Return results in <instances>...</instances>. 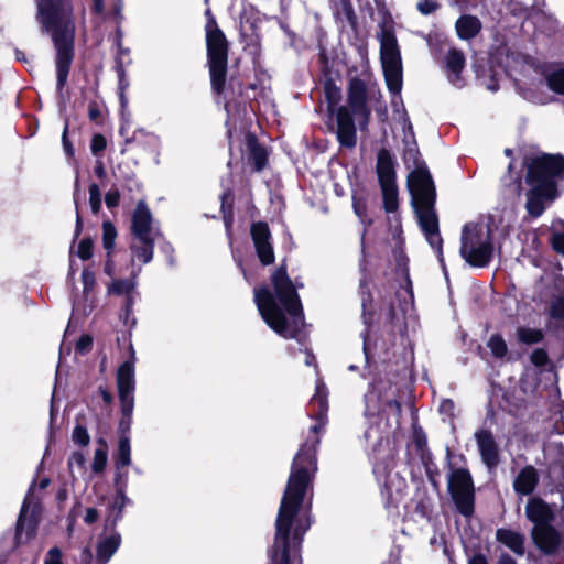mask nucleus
<instances>
[{
	"mask_svg": "<svg viewBox=\"0 0 564 564\" xmlns=\"http://www.w3.org/2000/svg\"><path fill=\"white\" fill-rule=\"evenodd\" d=\"M317 423L312 426L311 435L295 455L291 473L284 489L278 517L272 546L268 551L265 564H300V550L303 538L311 528L310 507L305 498L312 491V484L317 471L316 446L319 443L318 431L325 425L328 409L326 387L316 382V392L311 400Z\"/></svg>",
	"mask_w": 564,
	"mask_h": 564,
	"instance_id": "nucleus-1",
	"label": "nucleus"
},
{
	"mask_svg": "<svg viewBox=\"0 0 564 564\" xmlns=\"http://www.w3.org/2000/svg\"><path fill=\"white\" fill-rule=\"evenodd\" d=\"M274 292L267 286L254 290V302L262 319L276 334L294 338L303 326V310L295 288L283 268L271 276Z\"/></svg>",
	"mask_w": 564,
	"mask_h": 564,
	"instance_id": "nucleus-2",
	"label": "nucleus"
},
{
	"mask_svg": "<svg viewBox=\"0 0 564 564\" xmlns=\"http://www.w3.org/2000/svg\"><path fill=\"white\" fill-rule=\"evenodd\" d=\"M36 20L50 33L56 51V88L61 93L67 83L74 58L75 24L68 0H35Z\"/></svg>",
	"mask_w": 564,
	"mask_h": 564,
	"instance_id": "nucleus-3",
	"label": "nucleus"
},
{
	"mask_svg": "<svg viewBox=\"0 0 564 564\" xmlns=\"http://www.w3.org/2000/svg\"><path fill=\"white\" fill-rule=\"evenodd\" d=\"M404 163L413 169L408 176V186L412 195L419 224L430 246L436 250L443 262L442 238L438 229V217L434 209L435 187L426 165L420 161L419 151L414 145L404 150Z\"/></svg>",
	"mask_w": 564,
	"mask_h": 564,
	"instance_id": "nucleus-4",
	"label": "nucleus"
},
{
	"mask_svg": "<svg viewBox=\"0 0 564 564\" xmlns=\"http://www.w3.org/2000/svg\"><path fill=\"white\" fill-rule=\"evenodd\" d=\"M527 194L525 208L532 217L543 214L546 205L557 196V182L564 178V156L561 154H541L525 161Z\"/></svg>",
	"mask_w": 564,
	"mask_h": 564,
	"instance_id": "nucleus-5",
	"label": "nucleus"
},
{
	"mask_svg": "<svg viewBox=\"0 0 564 564\" xmlns=\"http://www.w3.org/2000/svg\"><path fill=\"white\" fill-rule=\"evenodd\" d=\"M376 37L380 43V61L387 86L398 96L402 89V58L393 22L383 20Z\"/></svg>",
	"mask_w": 564,
	"mask_h": 564,
	"instance_id": "nucleus-6",
	"label": "nucleus"
},
{
	"mask_svg": "<svg viewBox=\"0 0 564 564\" xmlns=\"http://www.w3.org/2000/svg\"><path fill=\"white\" fill-rule=\"evenodd\" d=\"M459 251L462 258L471 267H487L494 254L489 226L481 221L466 224L462 230Z\"/></svg>",
	"mask_w": 564,
	"mask_h": 564,
	"instance_id": "nucleus-7",
	"label": "nucleus"
},
{
	"mask_svg": "<svg viewBox=\"0 0 564 564\" xmlns=\"http://www.w3.org/2000/svg\"><path fill=\"white\" fill-rule=\"evenodd\" d=\"M207 56L213 90L220 95L224 91L227 74L228 44L224 33L218 29L210 10L206 11Z\"/></svg>",
	"mask_w": 564,
	"mask_h": 564,
	"instance_id": "nucleus-8",
	"label": "nucleus"
},
{
	"mask_svg": "<svg viewBox=\"0 0 564 564\" xmlns=\"http://www.w3.org/2000/svg\"><path fill=\"white\" fill-rule=\"evenodd\" d=\"M448 489L458 511L468 517L474 512V487L470 474L465 469H456L448 480Z\"/></svg>",
	"mask_w": 564,
	"mask_h": 564,
	"instance_id": "nucleus-9",
	"label": "nucleus"
},
{
	"mask_svg": "<svg viewBox=\"0 0 564 564\" xmlns=\"http://www.w3.org/2000/svg\"><path fill=\"white\" fill-rule=\"evenodd\" d=\"M30 488L21 507L17 522L15 542L18 545L29 541L35 533L37 527L39 502L33 499Z\"/></svg>",
	"mask_w": 564,
	"mask_h": 564,
	"instance_id": "nucleus-10",
	"label": "nucleus"
},
{
	"mask_svg": "<svg viewBox=\"0 0 564 564\" xmlns=\"http://www.w3.org/2000/svg\"><path fill=\"white\" fill-rule=\"evenodd\" d=\"M348 106L356 117H360V129H365L369 121L370 110L367 107V87L360 78H352L349 82Z\"/></svg>",
	"mask_w": 564,
	"mask_h": 564,
	"instance_id": "nucleus-11",
	"label": "nucleus"
},
{
	"mask_svg": "<svg viewBox=\"0 0 564 564\" xmlns=\"http://www.w3.org/2000/svg\"><path fill=\"white\" fill-rule=\"evenodd\" d=\"M251 237L261 263L269 265L274 262V251L271 245V234L265 223L259 221L251 226Z\"/></svg>",
	"mask_w": 564,
	"mask_h": 564,
	"instance_id": "nucleus-12",
	"label": "nucleus"
},
{
	"mask_svg": "<svg viewBox=\"0 0 564 564\" xmlns=\"http://www.w3.org/2000/svg\"><path fill=\"white\" fill-rule=\"evenodd\" d=\"M152 215L144 202H139L132 215V235L137 239H155L159 232L152 226Z\"/></svg>",
	"mask_w": 564,
	"mask_h": 564,
	"instance_id": "nucleus-13",
	"label": "nucleus"
},
{
	"mask_svg": "<svg viewBox=\"0 0 564 564\" xmlns=\"http://www.w3.org/2000/svg\"><path fill=\"white\" fill-rule=\"evenodd\" d=\"M475 440L482 463L488 468H495L500 462L499 448L492 433L489 430H478L475 432Z\"/></svg>",
	"mask_w": 564,
	"mask_h": 564,
	"instance_id": "nucleus-14",
	"label": "nucleus"
},
{
	"mask_svg": "<svg viewBox=\"0 0 564 564\" xmlns=\"http://www.w3.org/2000/svg\"><path fill=\"white\" fill-rule=\"evenodd\" d=\"M336 118L339 143L346 148H354L356 145V128L349 109L344 106L339 107Z\"/></svg>",
	"mask_w": 564,
	"mask_h": 564,
	"instance_id": "nucleus-15",
	"label": "nucleus"
},
{
	"mask_svg": "<svg viewBox=\"0 0 564 564\" xmlns=\"http://www.w3.org/2000/svg\"><path fill=\"white\" fill-rule=\"evenodd\" d=\"M528 519L534 523V527L549 525L554 519V512L550 505L541 498H531L525 507Z\"/></svg>",
	"mask_w": 564,
	"mask_h": 564,
	"instance_id": "nucleus-16",
	"label": "nucleus"
},
{
	"mask_svg": "<svg viewBox=\"0 0 564 564\" xmlns=\"http://www.w3.org/2000/svg\"><path fill=\"white\" fill-rule=\"evenodd\" d=\"M532 539L536 547L545 554H553L560 544L558 532L552 524L533 527Z\"/></svg>",
	"mask_w": 564,
	"mask_h": 564,
	"instance_id": "nucleus-17",
	"label": "nucleus"
},
{
	"mask_svg": "<svg viewBox=\"0 0 564 564\" xmlns=\"http://www.w3.org/2000/svg\"><path fill=\"white\" fill-rule=\"evenodd\" d=\"M465 67L464 54L456 50L451 48L445 56L446 75L449 83L456 87H462L464 84L462 72Z\"/></svg>",
	"mask_w": 564,
	"mask_h": 564,
	"instance_id": "nucleus-18",
	"label": "nucleus"
},
{
	"mask_svg": "<svg viewBox=\"0 0 564 564\" xmlns=\"http://www.w3.org/2000/svg\"><path fill=\"white\" fill-rule=\"evenodd\" d=\"M121 542V534L117 531L100 536L96 547L97 564H107L120 547Z\"/></svg>",
	"mask_w": 564,
	"mask_h": 564,
	"instance_id": "nucleus-19",
	"label": "nucleus"
},
{
	"mask_svg": "<svg viewBox=\"0 0 564 564\" xmlns=\"http://www.w3.org/2000/svg\"><path fill=\"white\" fill-rule=\"evenodd\" d=\"M377 174L380 186L395 184L394 162L390 152L382 149L377 158Z\"/></svg>",
	"mask_w": 564,
	"mask_h": 564,
	"instance_id": "nucleus-20",
	"label": "nucleus"
},
{
	"mask_svg": "<svg viewBox=\"0 0 564 564\" xmlns=\"http://www.w3.org/2000/svg\"><path fill=\"white\" fill-rule=\"evenodd\" d=\"M155 239H137L133 238L131 249V263L133 267L137 263L147 264L153 258V248Z\"/></svg>",
	"mask_w": 564,
	"mask_h": 564,
	"instance_id": "nucleus-21",
	"label": "nucleus"
},
{
	"mask_svg": "<svg viewBox=\"0 0 564 564\" xmlns=\"http://www.w3.org/2000/svg\"><path fill=\"white\" fill-rule=\"evenodd\" d=\"M539 481L538 471L533 466H525L520 470L513 481L514 490L520 495H530Z\"/></svg>",
	"mask_w": 564,
	"mask_h": 564,
	"instance_id": "nucleus-22",
	"label": "nucleus"
},
{
	"mask_svg": "<svg viewBox=\"0 0 564 564\" xmlns=\"http://www.w3.org/2000/svg\"><path fill=\"white\" fill-rule=\"evenodd\" d=\"M117 386L119 394L133 393L135 388L134 361L133 359L124 361L117 372Z\"/></svg>",
	"mask_w": 564,
	"mask_h": 564,
	"instance_id": "nucleus-23",
	"label": "nucleus"
},
{
	"mask_svg": "<svg viewBox=\"0 0 564 564\" xmlns=\"http://www.w3.org/2000/svg\"><path fill=\"white\" fill-rule=\"evenodd\" d=\"M496 539L518 556H522L525 552L524 536L517 531L510 529H498L496 532Z\"/></svg>",
	"mask_w": 564,
	"mask_h": 564,
	"instance_id": "nucleus-24",
	"label": "nucleus"
},
{
	"mask_svg": "<svg viewBox=\"0 0 564 564\" xmlns=\"http://www.w3.org/2000/svg\"><path fill=\"white\" fill-rule=\"evenodd\" d=\"M140 272H141L140 265L138 268H133V270L131 272V275H132L131 279L116 280L109 286L110 293L127 296V304H126L127 310H129L130 306L132 305V293L134 292L135 286H137L135 279Z\"/></svg>",
	"mask_w": 564,
	"mask_h": 564,
	"instance_id": "nucleus-25",
	"label": "nucleus"
},
{
	"mask_svg": "<svg viewBox=\"0 0 564 564\" xmlns=\"http://www.w3.org/2000/svg\"><path fill=\"white\" fill-rule=\"evenodd\" d=\"M481 28L480 21L473 15H463L456 22V31L460 39L474 37Z\"/></svg>",
	"mask_w": 564,
	"mask_h": 564,
	"instance_id": "nucleus-26",
	"label": "nucleus"
},
{
	"mask_svg": "<svg viewBox=\"0 0 564 564\" xmlns=\"http://www.w3.org/2000/svg\"><path fill=\"white\" fill-rule=\"evenodd\" d=\"M131 464V447L130 440L128 436H122L119 440L118 451L116 455V467L117 469L127 467Z\"/></svg>",
	"mask_w": 564,
	"mask_h": 564,
	"instance_id": "nucleus-27",
	"label": "nucleus"
},
{
	"mask_svg": "<svg viewBox=\"0 0 564 564\" xmlns=\"http://www.w3.org/2000/svg\"><path fill=\"white\" fill-rule=\"evenodd\" d=\"M551 245L553 249L564 256V221L557 219L552 223Z\"/></svg>",
	"mask_w": 564,
	"mask_h": 564,
	"instance_id": "nucleus-28",
	"label": "nucleus"
},
{
	"mask_svg": "<svg viewBox=\"0 0 564 564\" xmlns=\"http://www.w3.org/2000/svg\"><path fill=\"white\" fill-rule=\"evenodd\" d=\"M556 459L550 465L549 474L557 481L560 487H564V459L562 446H557Z\"/></svg>",
	"mask_w": 564,
	"mask_h": 564,
	"instance_id": "nucleus-29",
	"label": "nucleus"
},
{
	"mask_svg": "<svg viewBox=\"0 0 564 564\" xmlns=\"http://www.w3.org/2000/svg\"><path fill=\"white\" fill-rule=\"evenodd\" d=\"M384 208L388 213H393L398 208V189L395 184L381 186Z\"/></svg>",
	"mask_w": 564,
	"mask_h": 564,
	"instance_id": "nucleus-30",
	"label": "nucleus"
},
{
	"mask_svg": "<svg viewBox=\"0 0 564 564\" xmlns=\"http://www.w3.org/2000/svg\"><path fill=\"white\" fill-rule=\"evenodd\" d=\"M99 447L95 449L91 468L95 473H101L108 462L107 445L102 440L98 441Z\"/></svg>",
	"mask_w": 564,
	"mask_h": 564,
	"instance_id": "nucleus-31",
	"label": "nucleus"
},
{
	"mask_svg": "<svg viewBox=\"0 0 564 564\" xmlns=\"http://www.w3.org/2000/svg\"><path fill=\"white\" fill-rule=\"evenodd\" d=\"M487 347L496 358H503L508 352V346L499 334H494L487 341Z\"/></svg>",
	"mask_w": 564,
	"mask_h": 564,
	"instance_id": "nucleus-32",
	"label": "nucleus"
},
{
	"mask_svg": "<svg viewBox=\"0 0 564 564\" xmlns=\"http://www.w3.org/2000/svg\"><path fill=\"white\" fill-rule=\"evenodd\" d=\"M547 87L557 94L564 95V67L551 72L545 77Z\"/></svg>",
	"mask_w": 564,
	"mask_h": 564,
	"instance_id": "nucleus-33",
	"label": "nucleus"
},
{
	"mask_svg": "<svg viewBox=\"0 0 564 564\" xmlns=\"http://www.w3.org/2000/svg\"><path fill=\"white\" fill-rule=\"evenodd\" d=\"M517 338L524 344H536L542 340L543 333L536 328L520 327L517 330Z\"/></svg>",
	"mask_w": 564,
	"mask_h": 564,
	"instance_id": "nucleus-34",
	"label": "nucleus"
},
{
	"mask_svg": "<svg viewBox=\"0 0 564 564\" xmlns=\"http://www.w3.org/2000/svg\"><path fill=\"white\" fill-rule=\"evenodd\" d=\"M121 412L124 419H128V427L131 425L132 413L134 409V397L133 393L119 394Z\"/></svg>",
	"mask_w": 564,
	"mask_h": 564,
	"instance_id": "nucleus-35",
	"label": "nucleus"
},
{
	"mask_svg": "<svg viewBox=\"0 0 564 564\" xmlns=\"http://www.w3.org/2000/svg\"><path fill=\"white\" fill-rule=\"evenodd\" d=\"M149 139V141L154 145V147H159L160 145V138L152 133V132H149L147 131L145 129L143 128H139L137 129L132 135L130 138H127L126 139V142L127 143H131V142H140L141 139Z\"/></svg>",
	"mask_w": 564,
	"mask_h": 564,
	"instance_id": "nucleus-36",
	"label": "nucleus"
},
{
	"mask_svg": "<svg viewBox=\"0 0 564 564\" xmlns=\"http://www.w3.org/2000/svg\"><path fill=\"white\" fill-rule=\"evenodd\" d=\"M251 160L257 171H261L267 164V152L260 145H252L250 150Z\"/></svg>",
	"mask_w": 564,
	"mask_h": 564,
	"instance_id": "nucleus-37",
	"label": "nucleus"
},
{
	"mask_svg": "<svg viewBox=\"0 0 564 564\" xmlns=\"http://www.w3.org/2000/svg\"><path fill=\"white\" fill-rule=\"evenodd\" d=\"M72 440L79 446H87L90 442V436L87 429L78 424L73 430Z\"/></svg>",
	"mask_w": 564,
	"mask_h": 564,
	"instance_id": "nucleus-38",
	"label": "nucleus"
},
{
	"mask_svg": "<svg viewBox=\"0 0 564 564\" xmlns=\"http://www.w3.org/2000/svg\"><path fill=\"white\" fill-rule=\"evenodd\" d=\"M89 204L94 214H97L101 208V193L99 186L95 183L89 186Z\"/></svg>",
	"mask_w": 564,
	"mask_h": 564,
	"instance_id": "nucleus-39",
	"label": "nucleus"
},
{
	"mask_svg": "<svg viewBox=\"0 0 564 564\" xmlns=\"http://www.w3.org/2000/svg\"><path fill=\"white\" fill-rule=\"evenodd\" d=\"M117 232L116 228L111 223H104L102 225V240L106 249H111L115 245Z\"/></svg>",
	"mask_w": 564,
	"mask_h": 564,
	"instance_id": "nucleus-40",
	"label": "nucleus"
},
{
	"mask_svg": "<svg viewBox=\"0 0 564 564\" xmlns=\"http://www.w3.org/2000/svg\"><path fill=\"white\" fill-rule=\"evenodd\" d=\"M376 400H377V394L373 390L366 394V397H365V402H366L365 414L367 416H375V414L377 412H379L380 409L376 405Z\"/></svg>",
	"mask_w": 564,
	"mask_h": 564,
	"instance_id": "nucleus-41",
	"label": "nucleus"
},
{
	"mask_svg": "<svg viewBox=\"0 0 564 564\" xmlns=\"http://www.w3.org/2000/svg\"><path fill=\"white\" fill-rule=\"evenodd\" d=\"M91 250L93 241L89 238H85L78 245L77 256L83 260H87L91 257Z\"/></svg>",
	"mask_w": 564,
	"mask_h": 564,
	"instance_id": "nucleus-42",
	"label": "nucleus"
},
{
	"mask_svg": "<svg viewBox=\"0 0 564 564\" xmlns=\"http://www.w3.org/2000/svg\"><path fill=\"white\" fill-rule=\"evenodd\" d=\"M440 7L438 0H419L417 10L422 14H431Z\"/></svg>",
	"mask_w": 564,
	"mask_h": 564,
	"instance_id": "nucleus-43",
	"label": "nucleus"
},
{
	"mask_svg": "<svg viewBox=\"0 0 564 564\" xmlns=\"http://www.w3.org/2000/svg\"><path fill=\"white\" fill-rule=\"evenodd\" d=\"M130 503L129 498L124 495L123 490H118L116 498L112 503V509L118 511V517H120L124 507Z\"/></svg>",
	"mask_w": 564,
	"mask_h": 564,
	"instance_id": "nucleus-44",
	"label": "nucleus"
},
{
	"mask_svg": "<svg viewBox=\"0 0 564 564\" xmlns=\"http://www.w3.org/2000/svg\"><path fill=\"white\" fill-rule=\"evenodd\" d=\"M503 72H494L490 79H486L485 77H480L481 84L490 91H497L499 89V80L501 78V74Z\"/></svg>",
	"mask_w": 564,
	"mask_h": 564,
	"instance_id": "nucleus-45",
	"label": "nucleus"
},
{
	"mask_svg": "<svg viewBox=\"0 0 564 564\" xmlns=\"http://www.w3.org/2000/svg\"><path fill=\"white\" fill-rule=\"evenodd\" d=\"M84 465H85L84 454L80 452L73 453L68 460L69 469L72 471H74L75 469L80 471L84 468Z\"/></svg>",
	"mask_w": 564,
	"mask_h": 564,
	"instance_id": "nucleus-46",
	"label": "nucleus"
},
{
	"mask_svg": "<svg viewBox=\"0 0 564 564\" xmlns=\"http://www.w3.org/2000/svg\"><path fill=\"white\" fill-rule=\"evenodd\" d=\"M44 564H63L62 551L58 547H52L46 554Z\"/></svg>",
	"mask_w": 564,
	"mask_h": 564,
	"instance_id": "nucleus-47",
	"label": "nucleus"
},
{
	"mask_svg": "<svg viewBox=\"0 0 564 564\" xmlns=\"http://www.w3.org/2000/svg\"><path fill=\"white\" fill-rule=\"evenodd\" d=\"M107 145L106 139L101 134H95L91 140V152L94 154H98L99 152L104 151Z\"/></svg>",
	"mask_w": 564,
	"mask_h": 564,
	"instance_id": "nucleus-48",
	"label": "nucleus"
},
{
	"mask_svg": "<svg viewBox=\"0 0 564 564\" xmlns=\"http://www.w3.org/2000/svg\"><path fill=\"white\" fill-rule=\"evenodd\" d=\"M77 189H78V178L76 177V182H75V193H74V203H75V207H76V227H75V238H77V237L80 235L82 226H83L82 218H80V215H79V212H78V195H77Z\"/></svg>",
	"mask_w": 564,
	"mask_h": 564,
	"instance_id": "nucleus-49",
	"label": "nucleus"
},
{
	"mask_svg": "<svg viewBox=\"0 0 564 564\" xmlns=\"http://www.w3.org/2000/svg\"><path fill=\"white\" fill-rule=\"evenodd\" d=\"M326 97L330 105H335L340 99V89L334 85L326 87Z\"/></svg>",
	"mask_w": 564,
	"mask_h": 564,
	"instance_id": "nucleus-50",
	"label": "nucleus"
},
{
	"mask_svg": "<svg viewBox=\"0 0 564 564\" xmlns=\"http://www.w3.org/2000/svg\"><path fill=\"white\" fill-rule=\"evenodd\" d=\"M91 344L93 338L89 335H84L78 339L76 344V350L79 351L80 354H84L90 349Z\"/></svg>",
	"mask_w": 564,
	"mask_h": 564,
	"instance_id": "nucleus-51",
	"label": "nucleus"
},
{
	"mask_svg": "<svg viewBox=\"0 0 564 564\" xmlns=\"http://www.w3.org/2000/svg\"><path fill=\"white\" fill-rule=\"evenodd\" d=\"M547 359V354L543 349H535L531 355V360L536 366H544Z\"/></svg>",
	"mask_w": 564,
	"mask_h": 564,
	"instance_id": "nucleus-52",
	"label": "nucleus"
},
{
	"mask_svg": "<svg viewBox=\"0 0 564 564\" xmlns=\"http://www.w3.org/2000/svg\"><path fill=\"white\" fill-rule=\"evenodd\" d=\"M120 194L117 189L109 191L105 196L107 207L112 208L119 204Z\"/></svg>",
	"mask_w": 564,
	"mask_h": 564,
	"instance_id": "nucleus-53",
	"label": "nucleus"
},
{
	"mask_svg": "<svg viewBox=\"0 0 564 564\" xmlns=\"http://www.w3.org/2000/svg\"><path fill=\"white\" fill-rule=\"evenodd\" d=\"M82 280H83L85 291H89L93 289V286L95 284V275L93 272L85 269L82 273Z\"/></svg>",
	"mask_w": 564,
	"mask_h": 564,
	"instance_id": "nucleus-54",
	"label": "nucleus"
},
{
	"mask_svg": "<svg viewBox=\"0 0 564 564\" xmlns=\"http://www.w3.org/2000/svg\"><path fill=\"white\" fill-rule=\"evenodd\" d=\"M365 438L367 441L372 440L375 443H377L381 440V433L377 429L370 427V429L366 430Z\"/></svg>",
	"mask_w": 564,
	"mask_h": 564,
	"instance_id": "nucleus-55",
	"label": "nucleus"
},
{
	"mask_svg": "<svg viewBox=\"0 0 564 564\" xmlns=\"http://www.w3.org/2000/svg\"><path fill=\"white\" fill-rule=\"evenodd\" d=\"M453 410H454V403L452 400H443L440 404V411L442 413H445V414H448V415H452L453 413Z\"/></svg>",
	"mask_w": 564,
	"mask_h": 564,
	"instance_id": "nucleus-56",
	"label": "nucleus"
},
{
	"mask_svg": "<svg viewBox=\"0 0 564 564\" xmlns=\"http://www.w3.org/2000/svg\"><path fill=\"white\" fill-rule=\"evenodd\" d=\"M98 519V512L95 508H88L86 510V514H85V522L88 523V524H91L94 522H96Z\"/></svg>",
	"mask_w": 564,
	"mask_h": 564,
	"instance_id": "nucleus-57",
	"label": "nucleus"
},
{
	"mask_svg": "<svg viewBox=\"0 0 564 564\" xmlns=\"http://www.w3.org/2000/svg\"><path fill=\"white\" fill-rule=\"evenodd\" d=\"M66 133H67V127L64 129L62 140H63V147H64L65 152L67 154L72 155L73 154V147L70 145L69 141L67 140Z\"/></svg>",
	"mask_w": 564,
	"mask_h": 564,
	"instance_id": "nucleus-58",
	"label": "nucleus"
},
{
	"mask_svg": "<svg viewBox=\"0 0 564 564\" xmlns=\"http://www.w3.org/2000/svg\"><path fill=\"white\" fill-rule=\"evenodd\" d=\"M369 299H370V295H369V294H367L366 292H362L361 302H362L364 322H365V324H368V318H367V302L369 301Z\"/></svg>",
	"mask_w": 564,
	"mask_h": 564,
	"instance_id": "nucleus-59",
	"label": "nucleus"
},
{
	"mask_svg": "<svg viewBox=\"0 0 564 564\" xmlns=\"http://www.w3.org/2000/svg\"><path fill=\"white\" fill-rule=\"evenodd\" d=\"M498 564H517V562L509 554L503 553L500 555Z\"/></svg>",
	"mask_w": 564,
	"mask_h": 564,
	"instance_id": "nucleus-60",
	"label": "nucleus"
},
{
	"mask_svg": "<svg viewBox=\"0 0 564 564\" xmlns=\"http://www.w3.org/2000/svg\"><path fill=\"white\" fill-rule=\"evenodd\" d=\"M354 210L360 219L364 218V207L357 199H354Z\"/></svg>",
	"mask_w": 564,
	"mask_h": 564,
	"instance_id": "nucleus-61",
	"label": "nucleus"
},
{
	"mask_svg": "<svg viewBox=\"0 0 564 564\" xmlns=\"http://www.w3.org/2000/svg\"><path fill=\"white\" fill-rule=\"evenodd\" d=\"M100 394H101V397H102V400H104L107 404H109V403H111V402H112V395H111V393H110L109 391H107V390H105V389H101V388H100Z\"/></svg>",
	"mask_w": 564,
	"mask_h": 564,
	"instance_id": "nucleus-62",
	"label": "nucleus"
},
{
	"mask_svg": "<svg viewBox=\"0 0 564 564\" xmlns=\"http://www.w3.org/2000/svg\"><path fill=\"white\" fill-rule=\"evenodd\" d=\"M469 564H488V562L485 556L476 555L469 561Z\"/></svg>",
	"mask_w": 564,
	"mask_h": 564,
	"instance_id": "nucleus-63",
	"label": "nucleus"
},
{
	"mask_svg": "<svg viewBox=\"0 0 564 564\" xmlns=\"http://www.w3.org/2000/svg\"><path fill=\"white\" fill-rule=\"evenodd\" d=\"M100 115V111L99 109L96 107V106H90L89 107V117L90 119L95 120L99 117Z\"/></svg>",
	"mask_w": 564,
	"mask_h": 564,
	"instance_id": "nucleus-64",
	"label": "nucleus"
}]
</instances>
